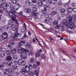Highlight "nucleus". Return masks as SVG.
<instances>
[{"instance_id":"nucleus-1","label":"nucleus","mask_w":76,"mask_h":76,"mask_svg":"<svg viewBox=\"0 0 76 76\" xmlns=\"http://www.w3.org/2000/svg\"><path fill=\"white\" fill-rule=\"evenodd\" d=\"M16 11H15V10H11L9 11V13L8 12H7L6 13L5 15L7 17H8L9 18L10 17V18H12V20L14 21H15L16 22V23H17V25H19V23L18 21H17V20L16 18V16L15 15H14L13 13H16Z\"/></svg>"},{"instance_id":"nucleus-2","label":"nucleus","mask_w":76,"mask_h":76,"mask_svg":"<svg viewBox=\"0 0 76 76\" xmlns=\"http://www.w3.org/2000/svg\"><path fill=\"white\" fill-rule=\"evenodd\" d=\"M61 24L64 25L65 26L70 29L75 28L76 27V25L73 23L70 24V23L66 20H63L61 22Z\"/></svg>"},{"instance_id":"nucleus-3","label":"nucleus","mask_w":76,"mask_h":76,"mask_svg":"<svg viewBox=\"0 0 76 76\" xmlns=\"http://www.w3.org/2000/svg\"><path fill=\"white\" fill-rule=\"evenodd\" d=\"M11 29L12 30V31H13L16 32L14 36V38H16L17 37L18 38H20L21 37H22V35L21 34L17 32L18 29H17V28H16V27L15 25H12L11 27Z\"/></svg>"},{"instance_id":"nucleus-4","label":"nucleus","mask_w":76,"mask_h":76,"mask_svg":"<svg viewBox=\"0 0 76 76\" xmlns=\"http://www.w3.org/2000/svg\"><path fill=\"white\" fill-rule=\"evenodd\" d=\"M4 0H2L1 1V2H2V7L4 9H7V6L11 7V6H10V2H8L6 3L4 2Z\"/></svg>"},{"instance_id":"nucleus-5","label":"nucleus","mask_w":76,"mask_h":76,"mask_svg":"<svg viewBox=\"0 0 76 76\" xmlns=\"http://www.w3.org/2000/svg\"><path fill=\"white\" fill-rule=\"evenodd\" d=\"M4 73L6 75H8L9 74L12 75V74L13 73V71L12 70V69L11 68H9L8 69H6L4 70Z\"/></svg>"},{"instance_id":"nucleus-6","label":"nucleus","mask_w":76,"mask_h":76,"mask_svg":"<svg viewBox=\"0 0 76 76\" xmlns=\"http://www.w3.org/2000/svg\"><path fill=\"white\" fill-rule=\"evenodd\" d=\"M43 7L44 8V9L42 10V13L45 14L47 13V10H49L50 8L45 5H44L43 6Z\"/></svg>"},{"instance_id":"nucleus-7","label":"nucleus","mask_w":76,"mask_h":76,"mask_svg":"<svg viewBox=\"0 0 76 76\" xmlns=\"http://www.w3.org/2000/svg\"><path fill=\"white\" fill-rule=\"evenodd\" d=\"M12 8H11L12 9H14L15 10H18L19 8L20 7V5L19 4H17L15 5L14 7L13 6H12Z\"/></svg>"},{"instance_id":"nucleus-8","label":"nucleus","mask_w":76,"mask_h":76,"mask_svg":"<svg viewBox=\"0 0 76 76\" xmlns=\"http://www.w3.org/2000/svg\"><path fill=\"white\" fill-rule=\"evenodd\" d=\"M18 64L21 66H25L26 64V62L22 60V59H19L18 62Z\"/></svg>"},{"instance_id":"nucleus-9","label":"nucleus","mask_w":76,"mask_h":76,"mask_svg":"<svg viewBox=\"0 0 76 76\" xmlns=\"http://www.w3.org/2000/svg\"><path fill=\"white\" fill-rule=\"evenodd\" d=\"M46 2L48 6H50L51 4H55L56 3V2L54 1H52V0H46Z\"/></svg>"},{"instance_id":"nucleus-10","label":"nucleus","mask_w":76,"mask_h":76,"mask_svg":"<svg viewBox=\"0 0 76 76\" xmlns=\"http://www.w3.org/2000/svg\"><path fill=\"white\" fill-rule=\"evenodd\" d=\"M2 50H3V49L2 48H0V53H1L0 56L2 57H4V56H6V54H5L6 52L5 51Z\"/></svg>"},{"instance_id":"nucleus-11","label":"nucleus","mask_w":76,"mask_h":76,"mask_svg":"<svg viewBox=\"0 0 76 76\" xmlns=\"http://www.w3.org/2000/svg\"><path fill=\"white\" fill-rule=\"evenodd\" d=\"M24 11L25 13H31L32 12L31 9H26V8H24Z\"/></svg>"},{"instance_id":"nucleus-12","label":"nucleus","mask_w":76,"mask_h":76,"mask_svg":"<svg viewBox=\"0 0 76 76\" xmlns=\"http://www.w3.org/2000/svg\"><path fill=\"white\" fill-rule=\"evenodd\" d=\"M21 57L23 58H26L27 57V54L25 53L22 52L21 54Z\"/></svg>"},{"instance_id":"nucleus-13","label":"nucleus","mask_w":76,"mask_h":76,"mask_svg":"<svg viewBox=\"0 0 76 76\" xmlns=\"http://www.w3.org/2000/svg\"><path fill=\"white\" fill-rule=\"evenodd\" d=\"M2 37L4 39H7L8 37V34L6 32H4L2 34Z\"/></svg>"},{"instance_id":"nucleus-14","label":"nucleus","mask_w":76,"mask_h":76,"mask_svg":"<svg viewBox=\"0 0 76 76\" xmlns=\"http://www.w3.org/2000/svg\"><path fill=\"white\" fill-rule=\"evenodd\" d=\"M66 18L68 19L69 22H72V17H71L70 15L69 14H67L66 16Z\"/></svg>"},{"instance_id":"nucleus-15","label":"nucleus","mask_w":76,"mask_h":76,"mask_svg":"<svg viewBox=\"0 0 76 76\" xmlns=\"http://www.w3.org/2000/svg\"><path fill=\"white\" fill-rule=\"evenodd\" d=\"M67 10L69 13H72V11H73L72 8L69 7L67 9Z\"/></svg>"},{"instance_id":"nucleus-16","label":"nucleus","mask_w":76,"mask_h":76,"mask_svg":"<svg viewBox=\"0 0 76 76\" xmlns=\"http://www.w3.org/2000/svg\"><path fill=\"white\" fill-rule=\"evenodd\" d=\"M52 23L54 25H57L58 24V21L57 20H55L53 22H52Z\"/></svg>"},{"instance_id":"nucleus-17","label":"nucleus","mask_w":76,"mask_h":76,"mask_svg":"<svg viewBox=\"0 0 76 76\" xmlns=\"http://www.w3.org/2000/svg\"><path fill=\"white\" fill-rule=\"evenodd\" d=\"M45 22L46 23H51V21L50 20V19L49 18H46L45 20Z\"/></svg>"},{"instance_id":"nucleus-18","label":"nucleus","mask_w":76,"mask_h":76,"mask_svg":"<svg viewBox=\"0 0 76 76\" xmlns=\"http://www.w3.org/2000/svg\"><path fill=\"white\" fill-rule=\"evenodd\" d=\"M38 5L39 6H42L43 5V3L41 1H39L37 3Z\"/></svg>"},{"instance_id":"nucleus-19","label":"nucleus","mask_w":76,"mask_h":76,"mask_svg":"<svg viewBox=\"0 0 76 76\" xmlns=\"http://www.w3.org/2000/svg\"><path fill=\"white\" fill-rule=\"evenodd\" d=\"M25 42L24 41H21L19 43V45L20 46H23V45H25Z\"/></svg>"},{"instance_id":"nucleus-20","label":"nucleus","mask_w":76,"mask_h":76,"mask_svg":"<svg viewBox=\"0 0 76 76\" xmlns=\"http://www.w3.org/2000/svg\"><path fill=\"white\" fill-rule=\"evenodd\" d=\"M57 13V12L56 11H52L50 13V15H51V16H54V15H56Z\"/></svg>"},{"instance_id":"nucleus-21","label":"nucleus","mask_w":76,"mask_h":76,"mask_svg":"<svg viewBox=\"0 0 76 76\" xmlns=\"http://www.w3.org/2000/svg\"><path fill=\"white\" fill-rule=\"evenodd\" d=\"M4 63H3L1 64L0 65V70H3L4 69Z\"/></svg>"},{"instance_id":"nucleus-22","label":"nucleus","mask_w":76,"mask_h":76,"mask_svg":"<svg viewBox=\"0 0 76 76\" xmlns=\"http://www.w3.org/2000/svg\"><path fill=\"white\" fill-rule=\"evenodd\" d=\"M21 52H26V53H28L29 51V50L23 48H21Z\"/></svg>"},{"instance_id":"nucleus-23","label":"nucleus","mask_w":76,"mask_h":76,"mask_svg":"<svg viewBox=\"0 0 76 76\" xmlns=\"http://www.w3.org/2000/svg\"><path fill=\"white\" fill-rule=\"evenodd\" d=\"M14 43L12 42H10L8 45L7 46V47H9L10 48H12L13 46L12 45H13Z\"/></svg>"},{"instance_id":"nucleus-24","label":"nucleus","mask_w":76,"mask_h":76,"mask_svg":"<svg viewBox=\"0 0 76 76\" xmlns=\"http://www.w3.org/2000/svg\"><path fill=\"white\" fill-rule=\"evenodd\" d=\"M37 5H34L33 6L32 10L33 11H37Z\"/></svg>"},{"instance_id":"nucleus-25","label":"nucleus","mask_w":76,"mask_h":76,"mask_svg":"<svg viewBox=\"0 0 76 76\" xmlns=\"http://www.w3.org/2000/svg\"><path fill=\"white\" fill-rule=\"evenodd\" d=\"M12 22H13V21L12 20H10L9 21H8V25H12L10 27L11 28V26H12V25H12V24H13Z\"/></svg>"},{"instance_id":"nucleus-26","label":"nucleus","mask_w":76,"mask_h":76,"mask_svg":"<svg viewBox=\"0 0 76 76\" xmlns=\"http://www.w3.org/2000/svg\"><path fill=\"white\" fill-rule=\"evenodd\" d=\"M34 74L36 75V76H38V74H39V71L36 70L34 72Z\"/></svg>"},{"instance_id":"nucleus-27","label":"nucleus","mask_w":76,"mask_h":76,"mask_svg":"<svg viewBox=\"0 0 76 76\" xmlns=\"http://www.w3.org/2000/svg\"><path fill=\"white\" fill-rule=\"evenodd\" d=\"M60 12L61 13H64L66 12V10L64 8H61L60 10Z\"/></svg>"},{"instance_id":"nucleus-28","label":"nucleus","mask_w":76,"mask_h":76,"mask_svg":"<svg viewBox=\"0 0 76 76\" xmlns=\"http://www.w3.org/2000/svg\"><path fill=\"white\" fill-rule=\"evenodd\" d=\"M11 51L12 54H15L16 52V49H11Z\"/></svg>"},{"instance_id":"nucleus-29","label":"nucleus","mask_w":76,"mask_h":76,"mask_svg":"<svg viewBox=\"0 0 76 76\" xmlns=\"http://www.w3.org/2000/svg\"><path fill=\"white\" fill-rule=\"evenodd\" d=\"M21 73L22 75H25L26 73L25 70L24 69H21Z\"/></svg>"},{"instance_id":"nucleus-30","label":"nucleus","mask_w":76,"mask_h":76,"mask_svg":"<svg viewBox=\"0 0 76 76\" xmlns=\"http://www.w3.org/2000/svg\"><path fill=\"white\" fill-rule=\"evenodd\" d=\"M12 64V62L11 61L7 62L6 64L8 66H11V65Z\"/></svg>"},{"instance_id":"nucleus-31","label":"nucleus","mask_w":76,"mask_h":76,"mask_svg":"<svg viewBox=\"0 0 76 76\" xmlns=\"http://www.w3.org/2000/svg\"><path fill=\"white\" fill-rule=\"evenodd\" d=\"M29 3H30V0H26L25 1V4L27 6L29 5Z\"/></svg>"},{"instance_id":"nucleus-32","label":"nucleus","mask_w":76,"mask_h":76,"mask_svg":"<svg viewBox=\"0 0 76 76\" xmlns=\"http://www.w3.org/2000/svg\"><path fill=\"white\" fill-rule=\"evenodd\" d=\"M30 47H31V46L29 44H26V45H25V47L26 48H27V49H28V48H30Z\"/></svg>"},{"instance_id":"nucleus-33","label":"nucleus","mask_w":76,"mask_h":76,"mask_svg":"<svg viewBox=\"0 0 76 76\" xmlns=\"http://www.w3.org/2000/svg\"><path fill=\"white\" fill-rule=\"evenodd\" d=\"M6 59L7 60H11L12 59V58L11 56H9L7 57Z\"/></svg>"},{"instance_id":"nucleus-34","label":"nucleus","mask_w":76,"mask_h":76,"mask_svg":"<svg viewBox=\"0 0 76 76\" xmlns=\"http://www.w3.org/2000/svg\"><path fill=\"white\" fill-rule=\"evenodd\" d=\"M6 53L7 55H10V50H6Z\"/></svg>"},{"instance_id":"nucleus-35","label":"nucleus","mask_w":76,"mask_h":76,"mask_svg":"<svg viewBox=\"0 0 76 76\" xmlns=\"http://www.w3.org/2000/svg\"><path fill=\"white\" fill-rule=\"evenodd\" d=\"M17 65L16 64L12 66V68L14 70H16L17 69Z\"/></svg>"},{"instance_id":"nucleus-36","label":"nucleus","mask_w":76,"mask_h":76,"mask_svg":"<svg viewBox=\"0 0 76 76\" xmlns=\"http://www.w3.org/2000/svg\"><path fill=\"white\" fill-rule=\"evenodd\" d=\"M39 15L38 13L34 15L35 18H36V19H38L39 17Z\"/></svg>"},{"instance_id":"nucleus-37","label":"nucleus","mask_w":76,"mask_h":76,"mask_svg":"<svg viewBox=\"0 0 76 76\" xmlns=\"http://www.w3.org/2000/svg\"><path fill=\"white\" fill-rule=\"evenodd\" d=\"M61 30L62 31H64V25L61 26Z\"/></svg>"},{"instance_id":"nucleus-38","label":"nucleus","mask_w":76,"mask_h":76,"mask_svg":"<svg viewBox=\"0 0 76 76\" xmlns=\"http://www.w3.org/2000/svg\"><path fill=\"white\" fill-rule=\"evenodd\" d=\"M17 52L18 53H19V54H20L21 53H22V50L21 49H18L17 50Z\"/></svg>"},{"instance_id":"nucleus-39","label":"nucleus","mask_w":76,"mask_h":76,"mask_svg":"<svg viewBox=\"0 0 76 76\" xmlns=\"http://www.w3.org/2000/svg\"><path fill=\"white\" fill-rule=\"evenodd\" d=\"M32 68H33V66L31 64H29L28 66V69L30 70H31V69H32Z\"/></svg>"},{"instance_id":"nucleus-40","label":"nucleus","mask_w":76,"mask_h":76,"mask_svg":"<svg viewBox=\"0 0 76 76\" xmlns=\"http://www.w3.org/2000/svg\"><path fill=\"white\" fill-rule=\"evenodd\" d=\"M3 28L4 29H7L9 28V26L7 25L4 26Z\"/></svg>"},{"instance_id":"nucleus-41","label":"nucleus","mask_w":76,"mask_h":76,"mask_svg":"<svg viewBox=\"0 0 76 76\" xmlns=\"http://www.w3.org/2000/svg\"><path fill=\"white\" fill-rule=\"evenodd\" d=\"M11 1L13 4H15L17 3V2L16 1V0H11Z\"/></svg>"},{"instance_id":"nucleus-42","label":"nucleus","mask_w":76,"mask_h":76,"mask_svg":"<svg viewBox=\"0 0 76 76\" xmlns=\"http://www.w3.org/2000/svg\"><path fill=\"white\" fill-rule=\"evenodd\" d=\"M18 14L20 16H23V12L22 11L18 13Z\"/></svg>"},{"instance_id":"nucleus-43","label":"nucleus","mask_w":76,"mask_h":76,"mask_svg":"<svg viewBox=\"0 0 76 76\" xmlns=\"http://www.w3.org/2000/svg\"><path fill=\"white\" fill-rule=\"evenodd\" d=\"M61 27V26L60 25H58L56 26L55 28H56V29H59Z\"/></svg>"},{"instance_id":"nucleus-44","label":"nucleus","mask_w":76,"mask_h":76,"mask_svg":"<svg viewBox=\"0 0 76 76\" xmlns=\"http://www.w3.org/2000/svg\"><path fill=\"white\" fill-rule=\"evenodd\" d=\"M76 20V15H74L72 17V20Z\"/></svg>"},{"instance_id":"nucleus-45","label":"nucleus","mask_w":76,"mask_h":76,"mask_svg":"<svg viewBox=\"0 0 76 76\" xmlns=\"http://www.w3.org/2000/svg\"><path fill=\"white\" fill-rule=\"evenodd\" d=\"M66 31L68 33V34H71L72 33V31H70L68 30V29H66Z\"/></svg>"},{"instance_id":"nucleus-46","label":"nucleus","mask_w":76,"mask_h":76,"mask_svg":"<svg viewBox=\"0 0 76 76\" xmlns=\"http://www.w3.org/2000/svg\"><path fill=\"white\" fill-rule=\"evenodd\" d=\"M20 31L23 32L25 31V29L23 28V27H22L20 28Z\"/></svg>"},{"instance_id":"nucleus-47","label":"nucleus","mask_w":76,"mask_h":76,"mask_svg":"<svg viewBox=\"0 0 76 76\" xmlns=\"http://www.w3.org/2000/svg\"><path fill=\"white\" fill-rule=\"evenodd\" d=\"M71 5L72 6H73V7H76V3L75 2H72L71 4Z\"/></svg>"},{"instance_id":"nucleus-48","label":"nucleus","mask_w":76,"mask_h":76,"mask_svg":"<svg viewBox=\"0 0 76 76\" xmlns=\"http://www.w3.org/2000/svg\"><path fill=\"white\" fill-rule=\"evenodd\" d=\"M4 31L3 27L1 26H0V31L1 32H3Z\"/></svg>"},{"instance_id":"nucleus-49","label":"nucleus","mask_w":76,"mask_h":76,"mask_svg":"<svg viewBox=\"0 0 76 76\" xmlns=\"http://www.w3.org/2000/svg\"><path fill=\"white\" fill-rule=\"evenodd\" d=\"M28 54V56H33V53L32 52H29Z\"/></svg>"},{"instance_id":"nucleus-50","label":"nucleus","mask_w":76,"mask_h":76,"mask_svg":"<svg viewBox=\"0 0 76 76\" xmlns=\"http://www.w3.org/2000/svg\"><path fill=\"white\" fill-rule=\"evenodd\" d=\"M25 70H26V72L27 73H29V72H30V69H29V68H27V69H26Z\"/></svg>"},{"instance_id":"nucleus-51","label":"nucleus","mask_w":76,"mask_h":76,"mask_svg":"<svg viewBox=\"0 0 76 76\" xmlns=\"http://www.w3.org/2000/svg\"><path fill=\"white\" fill-rule=\"evenodd\" d=\"M33 11L31 13V15L34 16L35 15V14L36 13L37 11Z\"/></svg>"},{"instance_id":"nucleus-52","label":"nucleus","mask_w":76,"mask_h":76,"mask_svg":"<svg viewBox=\"0 0 76 76\" xmlns=\"http://www.w3.org/2000/svg\"><path fill=\"white\" fill-rule=\"evenodd\" d=\"M40 56V53H37L36 54V57H39Z\"/></svg>"},{"instance_id":"nucleus-53","label":"nucleus","mask_w":76,"mask_h":76,"mask_svg":"<svg viewBox=\"0 0 76 76\" xmlns=\"http://www.w3.org/2000/svg\"><path fill=\"white\" fill-rule=\"evenodd\" d=\"M29 76H34V73H33V72H30L29 74Z\"/></svg>"},{"instance_id":"nucleus-54","label":"nucleus","mask_w":76,"mask_h":76,"mask_svg":"<svg viewBox=\"0 0 76 76\" xmlns=\"http://www.w3.org/2000/svg\"><path fill=\"white\" fill-rule=\"evenodd\" d=\"M57 19L58 20H61V17L60 16H57Z\"/></svg>"},{"instance_id":"nucleus-55","label":"nucleus","mask_w":76,"mask_h":76,"mask_svg":"<svg viewBox=\"0 0 76 76\" xmlns=\"http://www.w3.org/2000/svg\"><path fill=\"white\" fill-rule=\"evenodd\" d=\"M72 11L75 13H76V8H74L72 9Z\"/></svg>"},{"instance_id":"nucleus-56","label":"nucleus","mask_w":76,"mask_h":76,"mask_svg":"<svg viewBox=\"0 0 76 76\" xmlns=\"http://www.w3.org/2000/svg\"><path fill=\"white\" fill-rule=\"evenodd\" d=\"M61 17H64L65 16V14L64 13H61Z\"/></svg>"},{"instance_id":"nucleus-57","label":"nucleus","mask_w":76,"mask_h":76,"mask_svg":"<svg viewBox=\"0 0 76 76\" xmlns=\"http://www.w3.org/2000/svg\"><path fill=\"white\" fill-rule=\"evenodd\" d=\"M45 17L47 18H48V17H49V14H45Z\"/></svg>"},{"instance_id":"nucleus-58","label":"nucleus","mask_w":76,"mask_h":76,"mask_svg":"<svg viewBox=\"0 0 76 76\" xmlns=\"http://www.w3.org/2000/svg\"><path fill=\"white\" fill-rule=\"evenodd\" d=\"M50 39L52 42H54V41L53 39H52V38L51 37H50Z\"/></svg>"},{"instance_id":"nucleus-59","label":"nucleus","mask_w":76,"mask_h":76,"mask_svg":"<svg viewBox=\"0 0 76 76\" xmlns=\"http://www.w3.org/2000/svg\"><path fill=\"white\" fill-rule=\"evenodd\" d=\"M34 59L32 58L31 60H30V63H33L34 62Z\"/></svg>"},{"instance_id":"nucleus-60","label":"nucleus","mask_w":76,"mask_h":76,"mask_svg":"<svg viewBox=\"0 0 76 76\" xmlns=\"http://www.w3.org/2000/svg\"><path fill=\"white\" fill-rule=\"evenodd\" d=\"M33 67L34 69H36L37 67V65L35 64H34Z\"/></svg>"},{"instance_id":"nucleus-61","label":"nucleus","mask_w":76,"mask_h":76,"mask_svg":"<svg viewBox=\"0 0 76 76\" xmlns=\"http://www.w3.org/2000/svg\"><path fill=\"white\" fill-rule=\"evenodd\" d=\"M41 57L43 59H45V57L44 56V55H42Z\"/></svg>"},{"instance_id":"nucleus-62","label":"nucleus","mask_w":76,"mask_h":76,"mask_svg":"<svg viewBox=\"0 0 76 76\" xmlns=\"http://www.w3.org/2000/svg\"><path fill=\"white\" fill-rule=\"evenodd\" d=\"M64 6H65V7H67L69 6V4H68V3L65 4H64Z\"/></svg>"},{"instance_id":"nucleus-63","label":"nucleus","mask_w":76,"mask_h":76,"mask_svg":"<svg viewBox=\"0 0 76 76\" xmlns=\"http://www.w3.org/2000/svg\"><path fill=\"white\" fill-rule=\"evenodd\" d=\"M32 1L34 3H36L37 2V0H32Z\"/></svg>"},{"instance_id":"nucleus-64","label":"nucleus","mask_w":76,"mask_h":76,"mask_svg":"<svg viewBox=\"0 0 76 76\" xmlns=\"http://www.w3.org/2000/svg\"><path fill=\"white\" fill-rule=\"evenodd\" d=\"M6 23V21L5 20H3L1 22V23H2V24H5Z\"/></svg>"}]
</instances>
